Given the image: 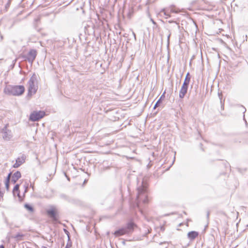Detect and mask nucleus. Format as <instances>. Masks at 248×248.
<instances>
[{
  "instance_id": "1",
  "label": "nucleus",
  "mask_w": 248,
  "mask_h": 248,
  "mask_svg": "<svg viewBox=\"0 0 248 248\" xmlns=\"http://www.w3.org/2000/svg\"><path fill=\"white\" fill-rule=\"evenodd\" d=\"M4 93L9 95L19 96L25 92V88L23 85H8L3 90Z\"/></svg>"
},
{
  "instance_id": "2",
  "label": "nucleus",
  "mask_w": 248,
  "mask_h": 248,
  "mask_svg": "<svg viewBox=\"0 0 248 248\" xmlns=\"http://www.w3.org/2000/svg\"><path fill=\"white\" fill-rule=\"evenodd\" d=\"M136 226V225L134 222H129L126 224L125 227H122L116 230L113 234L115 236L118 237L124 234L131 233L133 232L134 228Z\"/></svg>"
},
{
  "instance_id": "3",
  "label": "nucleus",
  "mask_w": 248,
  "mask_h": 248,
  "mask_svg": "<svg viewBox=\"0 0 248 248\" xmlns=\"http://www.w3.org/2000/svg\"><path fill=\"white\" fill-rule=\"evenodd\" d=\"M138 195L137 196V204L139 206V203L140 202H142L144 203H148L147 195L146 194L147 188L146 186L143 185V182L141 186H140L138 188Z\"/></svg>"
},
{
  "instance_id": "4",
  "label": "nucleus",
  "mask_w": 248,
  "mask_h": 248,
  "mask_svg": "<svg viewBox=\"0 0 248 248\" xmlns=\"http://www.w3.org/2000/svg\"><path fill=\"white\" fill-rule=\"evenodd\" d=\"M37 83V75L34 73L30 78L28 83V96H31L33 94L36 93L38 89Z\"/></svg>"
},
{
  "instance_id": "5",
  "label": "nucleus",
  "mask_w": 248,
  "mask_h": 248,
  "mask_svg": "<svg viewBox=\"0 0 248 248\" xmlns=\"http://www.w3.org/2000/svg\"><path fill=\"white\" fill-rule=\"evenodd\" d=\"M37 55L36 50L34 49H31L27 55H24L22 57L24 59L25 61H27L31 64L35 60Z\"/></svg>"
},
{
  "instance_id": "6",
  "label": "nucleus",
  "mask_w": 248,
  "mask_h": 248,
  "mask_svg": "<svg viewBox=\"0 0 248 248\" xmlns=\"http://www.w3.org/2000/svg\"><path fill=\"white\" fill-rule=\"evenodd\" d=\"M45 115V112L43 111H34L31 114L30 120L32 122L38 121L43 118Z\"/></svg>"
},
{
  "instance_id": "7",
  "label": "nucleus",
  "mask_w": 248,
  "mask_h": 248,
  "mask_svg": "<svg viewBox=\"0 0 248 248\" xmlns=\"http://www.w3.org/2000/svg\"><path fill=\"white\" fill-rule=\"evenodd\" d=\"M8 125V124H6L1 130V133L3 134V139L7 141L9 140L12 137L11 131L7 129Z\"/></svg>"
},
{
  "instance_id": "8",
  "label": "nucleus",
  "mask_w": 248,
  "mask_h": 248,
  "mask_svg": "<svg viewBox=\"0 0 248 248\" xmlns=\"http://www.w3.org/2000/svg\"><path fill=\"white\" fill-rule=\"evenodd\" d=\"M47 214L54 221H57L59 219V216L57 210L52 208L46 211Z\"/></svg>"
},
{
  "instance_id": "9",
  "label": "nucleus",
  "mask_w": 248,
  "mask_h": 248,
  "mask_svg": "<svg viewBox=\"0 0 248 248\" xmlns=\"http://www.w3.org/2000/svg\"><path fill=\"white\" fill-rule=\"evenodd\" d=\"M21 177V174L19 171H16L12 176L11 182L13 184L16 183L17 181Z\"/></svg>"
},
{
  "instance_id": "10",
  "label": "nucleus",
  "mask_w": 248,
  "mask_h": 248,
  "mask_svg": "<svg viewBox=\"0 0 248 248\" xmlns=\"http://www.w3.org/2000/svg\"><path fill=\"white\" fill-rule=\"evenodd\" d=\"M188 87L187 86L182 85L179 92V96L180 98L183 99L185 97V95L187 92Z\"/></svg>"
},
{
  "instance_id": "11",
  "label": "nucleus",
  "mask_w": 248,
  "mask_h": 248,
  "mask_svg": "<svg viewBox=\"0 0 248 248\" xmlns=\"http://www.w3.org/2000/svg\"><path fill=\"white\" fill-rule=\"evenodd\" d=\"M13 194L14 196H16V194L17 196L18 197L19 200L21 201V197L20 196V191H19V185L16 184L14 186L13 190Z\"/></svg>"
},
{
  "instance_id": "12",
  "label": "nucleus",
  "mask_w": 248,
  "mask_h": 248,
  "mask_svg": "<svg viewBox=\"0 0 248 248\" xmlns=\"http://www.w3.org/2000/svg\"><path fill=\"white\" fill-rule=\"evenodd\" d=\"M199 235V233L196 231H191L187 233V236L191 240L195 239Z\"/></svg>"
},
{
  "instance_id": "13",
  "label": "nucleus",
  "mask_w": 248,
  "mask_h": 248,
  "mask_svg": "<svg viewBox=\"0 0 248 248\" xmlns=\"http://www.w3.org/2000/svg\"><path fill=\"white\" fill-rule=\"evenodd\" d=\"M190 81V76L189 73H187L186 75L185 80H184L182 85L188 87Z\"/></svg>"
},
{
  "instance_id": "14",
  "label": "nucleus",
  "mask_w": 248,
  "mask_h": 248,
  "mask_svg": "<svg viewBox=\"0 0 248 248\" xmlns=\"http://www.w3.org/2000/svg\"><path fill=\"white\" fill-rule=\"evenodd\" d=\"M26 157L24 155H22L20 157H18L16 159V161L22 165L25 162Z\"/></svg>"
},
{
  "instance_id": "15",
  "label": "nucleus",
  "mask_w": 248,
  "mask_h": 248,
  "mask_svg": "<svg viewBox=\"0 0 248 248\" xmlns=\"http://www.w3.org/2000/svg\"><path fill=\"white\" fill-rule=\"evenodd\" d=\"M24 236V234L18 233L15 236H13L16 241H19L23 240V237Z\"/></svg>"
},
{
  "instance_id": "16",
  "label": "nucleus",
  "mask_w": 248,
  "mask_h": 248,
  "mask_svg": "<svg viewBox=\"0 0 248 248\" xmlns=\"http://www.w3.org/2000/svg\"><path fill=\"white\" fill-rule=\"evenodd\" d=\"M24 207L30 212H33L34 211L33 207L29 204H25Z\"/></svg>"
},
{
  "instance_id": "17",
  "label": "nucleus",
  "mask_w": 248,
  "mask_h": 248,
  "mask_svg": "<svg viewBox=\"0 0 248 248\" xmlns=\"http://www.w3.org/2000/svg\"><path fill=\"white\" fill-rule=\"evenodd\" d=\"M161 13H163L164 15L166 16V18H168L170 17V15L169 14L166 10V9L164 8L161 10Z\"/></svg>"
},
{
  "instance_id": "18",
  "label": "nucleus",
  "mask_w": 248,
  "mask_h": 248,
  "mask_svg": "<svg viewBox=\"0 0 248 248\" xmlns=\"http://www.w3.org/2000/svg\"><path fill=\"white\" fill-rule=\"evenodd\" d=\"M162 102V100H161V98H160L156 102L154 106V109H155L156 108L158 107L161 103Z\"/></svg>"
},
{
  "instance_id": "19",
  "label": "nucleus",
  "mask_w": 248,
  "mask_h": 248,
  "mask_svg": "<svg viewBox=\"0 0 248 248\" xmlns=\"http://www.w3.org/2000/svg\"><path fill=\"white\" fill-rule=\"evenodd\" d=\"M12 173L11 172H10L8 174V176H7L6 178V180H5V181H8V182H10V180H11V178H12Z\"/></svg>"
},
{
  "instance_id": "20",
  "label": "nucleus",
  "mask_w": 248,
  "mask_h": 248,
  "mask_svg": "<svg viewBox=\"0 0 248 248\" xmlns=\"http://www.w3.org/2000/svg\"><path fill=\"white\" fill-rule=\"evenodd\" d=\"M5 185L6 190L8 191L10 188V182L5 181Z\"/></svg>"
},
{
  "instance_id": "21",
  "label": "nucleus",
  "mask_w": 248,
  "mask_h": 248,
  "mask_svg": "<svg viewBox=\"0 0 248 248\" xmlns=\"http://www.w3.org/2000/svg\"><path fill=\"white\" fill-rule=\"evenodd\" d=\"M170 11L171 13H178V12L177 11H176L175 9H174L173 6H171L170 7Z\"/></svg>"
},
{
  "instance_id": "22",
  "label": "nucleus",
  "mask_w": 248,
  "mask_h": 248,
  "mask_svg": "<svg viewBox=\"0 0 248 248\" xmlns=\"http://www.w3.org/2000/svg\"><path fill=\"white\" fill-rule=\"evenodd\" d=\"M21 165L20 164H19V163H18L17 162H16V163L13 165V167L14 168H18L19 167H20Z\"/></svg>"
},
{
  "instance_id": "23",
  "label": "nucleus",
  "mask_w": 248,
  "mask_h": 248,
  "mask_svg": "<svg viewBox=\"0 0 248 248\" xmlns=\"http://www.w3.org/2000/svg\"><path fill=\"white\" fill-rule=\"evenodd\" d=\"M60 196L62 198L65 199H66L67 198V196L66 195L63 194H61Z\"/></svg>"
},
{
  "instance_id": "24",
  "label": "nucleus",
  "mask_w": 248,
  "mask_h": 248,
  "mask_svg": "<svg viewBox=\"0 0 248 248\" xmlns=\"http://www.w3.org/2000/svg\"><path fill=\"white\" fill-rule=\"evenodd\" d=\"M43 238L45 239V237H43ZM45 239H46L47 241H48V242H50L51 244L53 243V241L52 240V239H51V237H50V238L48 239H47V238H45Z\"/></svg>"
},
{
  "instance_id": "25",
  "label": "nucleus",
  "mask_w": 248,
  "mask_h": 248,
  "mask_svg": "<svg viewBox=\"0 0 248 248\" xmlns=\"http://www.w3.org/2000/svg\"><path fill=\"white\" fill-rule=\"evenodd\" d=\"M71 247V243H67L66 246H65V248H70Z\"/></svg>"
},
{
  "instance_id": "26",
  "label": "nucleus",
  "mask_w": 248,
  "mask_h": 248,
  "mask_svg": "<svg viewBox=\"0 0 248 248\" xmlns=\"http://www.w3.org/2000/svg\"><path fill=\"white\" fill-rule=\"evenodd\" d=\"M168 22H169V23H173L175 24L176 25H177V24L176 21H172V20H169V21H168Z\"/></svg>"
},
{
  "instance_id": "27",
  "label": "nucleus",
  "mask_w": 248,
  "mask_h": 248,
  "mask_svg": "<svg viewBox=\"0 0 248 248\" xmlns=\"http://www.w3.org/2000/svg\"><path fill=\"white\" fill-rule=\"evenodd\" d=\"M209 215H210V212H209V211H208V212H207V214H206V217H207V219H209Z\"/></svg>"
},
{
  "instance_id": "28",
  "label": "nucleus",
  "mask_w": 248,
  "mask_h": 248,
  "mask_svg": "<svg viewBox=\"0 0 248 248\" xmlns=\"http://www.w3.org/2000/svg\"><path fill=\"white\" fill-rule=\"evenodd\" d=\"M170 35H171V34H170V33L167 37V40H168V43L169 42V41H170Z\"/></svg>"
},
{
  "instance_id": "29",
  "label": "nucleus",
  "mask_w": 248,
  "mask_h": 248,
  "mask_svg": "<svg viewBox=\"0 0 248 248\" xmlns=\"http://www.w3.org/2000/svg\"><path fill=\"white\" fill-rule=\"evenodd\" d=\"M151 21L154 25H156V23L152 19H151Z\"/></svg>"
},
{
  "instance_id": "30",
  "label": "nucleus",
  "mask_w": 248,
  "mask_h": 248,
  "mask_svg": "<svg viewBox=\"0 0 248 248\" xmlns=\"http://www.w3.org/2000/svg\"><path fill=\"white\" fill-rule=\"evenodd\" d=\"M133 36L134 37L135 40H136V34L134 32H133Z\"/></svg>"
},
{
  "instance_id": "31",
  "label": "nucleus",
  "mask_w": 248,
  "mask_h": 248,
  "mask_svg": "<svg viewBox=\"0 0 248 248\" xmlns=\"http://www.w3.org/2000/svg\"><path fill=\"white\" fill-rule=\"evenodd\" d=\"M28 189V187L27 186L25 188V192H27Z\"/></svg>"
},
{
  "instance_id": "32",
  "label": "nucleus",
  "mask_w": 248,
  "mask_h": 248,
  "mask_svg": "<svg viewBox=\"0 0 248 248\" xmlns=\"http://www.w3.org/2000/svg\"><path fill=\"white\" fill-rule=\"evenodd\" d=\"M164 93H165V92L163 93V94L160 97V98H161V100H162V97H164Z\"/></svg>"
},
{
  "instance_id": "33",
  "label": "nucleus",
  "mask_w": 248,
  "mask_h": 248,
  "mask_svg": "<svg viewBox=\"0 0 248 248\" xmlns=\"http://www.w3.org/2000/svg\"><path fill=\"white\" fill-rule=\"evenodd\" d=\"M0 248H4V247L3 246V245H0Z\"/></svg>"
},
{
  "instance_id": "34",
  "label": "nucleus",
  "mask_w": 248,
  "mask_h": 248,
  "mask_svg": "<svg viewBox=\"0 0 248 248\" xmlns=\"http://www.w3.org/2000/svg\"><path fill=\"white\" fill-rule=\"evenodd\" d=\"M41 248H47L46 246H42Z\"/></svg>"
},
{
  "instance_id": "35",
  "label": "nucleus",
  "mask_w": 248,
  "mask_h": 248,
  "mask_svg": "<svg viewBox=\"0 0 248 248\" xmlns=\"http://www.w3.org/2000/svg\"><path fill=\"white\" fill-rule=\"evenodd\" d=\"M9 6V3H7V5H6V7L7 8V7L8 6Z\"/></svg>"
},
{
  "instance_id": "36",
  "label": "nucleus",
  "mask_w": 248,
  "mask_h": 248,
  "mask_svg": "<svg viewBox=\"0 0 248 248\" xmlns=\"http://www.w3.org/2000/svg\"><path fill=\"white\" fill-rule=\"evenodd\" d=\"M244 120L245 121H246V120H245V116H244ZM246 123H247V122H246Z\"/></svg>"
},
{
  "instance_id": "37",
  "label": "nucleus",
  "mask_w": 248,
  "mask_h": 248,
  "mask_svg": "<svg viewBox=\"0 0 248 248\" xmlns=\"http://www.w3.org/2000/svg\"><path fill=\"white\" fill-rule=\"evenodd\" d=\"M222 214H223L224 215H226L225 213H223V212H222Z\"/></svg>"
},
{
  "instance_id": "38",
  "label": "nucleus",
  "mask_w": 248,
  "mask_h": 248,
  "mask_svg": "<svg viewBox=\"0 0 248 248\" xmlns=\"http://www.w3.org/2000/svg\"><path fill=\"white\" fill-rule=\"evenodd\" d=\"M244 109H245L244 112H245L246 111V109L245 108H244Z\"/></svg>"
},
{
  "instance_id": "39",
  "label": "nucleus",
  "mask_w": 248,
  "mask_h": 248,
  "mask_svg": "<svg viewBox=\"0 0 248 248\" xmlns=\"http://www.w3.org/2000/svg\"><path fill=\"white\" fill-rule=\"evenodd\" d=\"M31 187H32V189H33V186H31Z\"/></svg>"
}]
</instances>
